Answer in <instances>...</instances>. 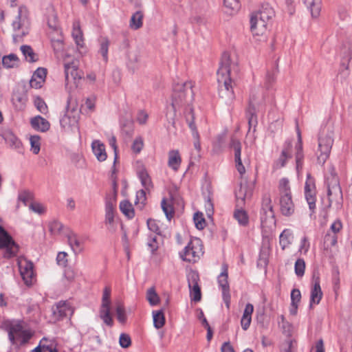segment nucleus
<instances>
[{
    "instance_id": "obj_1",
    "label": "nucleus",
    "mask_w": 352,
    "mask_h": 352,
    "mask_svg": "<svg viewBox=\"0 0 352 352\" xmlns=\"http://www.w3.org/2000/svg\"><path fill=\"white\" fill-rule=\"evenodd\" d=\"M236 65L232 63L228 52H223L220 65L217 70V82L219 85V96L226 104L231 103L234 98V94L231 85L230 73Z\"/></svg>"
},
{
    "instance_id": "obj_2",
    "label": "nucleus",
    "mask_w": 352,
    "mask_h": 352,
    "mask_svg": "<svg viewBox=\"0 0 352 352\" xmlns=\"http://www.w3.org/2000/svg\"><path fill=\"white\" fill-rule=\"evenodd\" d=\"M192 82H185L183 83H177L173 86V93L172 95L171 106L173 109V118L169 121L172 126L175 127V116L176 112L182 108H184V116L188 115L190 109H192V103L194 100V93L192 91Z\"/></svg>"
},
{
    "instance_id": "obj_3",
    "label": "nucleus",
    "mask_w": 352,
    "mask_h": 352,
    "mask_svg": "<svg viewBox=\"0 0 352 352\" xmlns=\"http://www.w3.org/2000/svg\"><path fill=\"white\" fill-rule=\"evenodd\" d=\"M325 184L327 188L329 201L327 207L331 208L334 204L337 210L341 209L343 206L342 191L338 176L333 166L329 168V175L326 177Z\"/></svg>"
},
{
    "instance_id": "obj_4",
    "label": "nucleus",
    "mask_w": 352,
    "mask_h": 352,
    "mask_svg": "<svg viewBox=\"0 0 352 352\" xmlns=\"http://www.w3.org/2000/svg\"><path fill=\"white\" fill-rule=\"evenodd\" d=\"M279 204L283 215L289 217L294 213L295 206L292 199V194L287 178H282L278 184Z\"/></svg>"
},
{
    "instance_id": "obj_5",
    "label": "nucleus",
    "mask_w": 352,
    "mask_h": 352,
    "mask_svg": "<svg viewBox=\"0 0 352 352\" xmlns=\"http://www.w3.org/2000/svg\"><path fill=\"white\" fill-rule=\"evenodd\" d=\"M317 161L323 165L329 159L333 144V132L329 127L322 128L318 135Z\"/></svg>"
},
{
    "instance_id": "obj_6",
    "label": "nucleus",
    "mask_w": 352,
    "mask_h": 352,
    "mask_svg": "<svg viewBox=\"0 0 352 352\" xmlns=\"http://www.w3.org/2000/svg\"><path fill=\"white\" fill-rule=\"evenodd\" d=\"M0 250H3V256L11 258L16 256L19 250V245L12 236L0 225Z\"/></svg>"
},
{
    "instance_id": "obj_7",
    "label": "nucleus",
    "mask_w": 352,
    "mask_h": 352,
    "mask_svg": "<svg viewBox=\"0 0 352 352\" xmlns=\"http://www.w3.org/2000/svg\"><path fill=\"white\" fill-rule=\"evenodd\" d=\"M99 316L106 325L110 327H113V320L111 314V288L109 287H105L103 290Z\"/></svg>"
},
{
    "instance_id": "obj_8",
    "label": "nucleus",
    "mask_w": 352,
    "mask_h": 352,
    "mask_svg": "<svg viewBox=\"0 0 352 352\" xmlns=\"http://www.w3.org/2000/svg\"><path fill=\"white\" fill-rule=\"evenodd\" d=\"M201 241L199 239H191L185 247L183 253L180 254L181 258L189 263H195L203 254Z\"/></svg>"
},
{
    "instance_id": "obj_9",
    "label": "nucleus",
    "mask_w": 352,
    "mask_h": 352,
    "mask_svg": "<svg viewBox=\"0 0 352 352\" xmlns=\"http://www.w3.org/2000/svg\"><path fill=\"white\" fill-rule=\"evenodd\" d=\"M64 68L66 85L73 81L77 87L78 81L81 80L82 76V71L78 69L77 61L72 60V62L65 63Z\"/></svg>"
},
{
    "instance_id": "obj_10",
    "label": "nucleus",
    "mask_w": 352,
    "mask_h": 352,
    "mask_svg": "<svg viewBox=\"0 0 352 352\" xmlns=\"http://www.w3.org/2000/svg\"><path fill=\"white\" fill-rule=\"evenodd\" d=\"M228 265L224 264L222 267V272L218 276V283L222 290L223 300L228 309L230 308L231 296L230 294V287L228 284Z\"/></svg>"
},
{
    "instance_id": "obj_11",
    "label": "nucleus",
    "mask_w": 352,
    "mask_h": 352,
    "mask_svg": "<svg viewBox=\"0 0 352 352\" xmlns=\"http://www.w3.org/2000/svg\"><path fill=\"white\" fill-rule=\"evenodd\" d=\"M229 147L234 151L235 167L239 173L242 176L245 173V168L241 160V143L239 140L232 136L230 138Z\"/></svg>"
},
{
    "instance_id": "obj_12",
    "label": "nucleus",
    "mask_w": 352,
    "mask_h": 352,
    "mask_svg": "<svg viewBox=\"0 0 352 352\" xmlns=\"http://www.w3.org/2000/svg\"><path fill=\"white\" fill-rule=\"evenodd\" d=\"M19 268L21 276L27 285L32 284L34 277V265L32 262L25 258L19 261Z\"/></svg>"
},
{
    "instance_id": "obj_13",
    "label": "nucleus",
    "mask_w": 352,
    "mask_h": 352,
    "mask_svg": "<svg viewBox=\"0 0 352 352\" xmlns=\"http://www.w3.org/2000/svg\"><path fill=\"white\" fill-rule=\"evenodd\" d=\"M69 102L70 99L68 98L66 113L60 120L61 127L66 131H72L74 128L78 129V119L74 115H72L74 109L73 108L71 111L69 110Z\"/></svg>"
},
{
    "instance_id": "obj_14",
    "label": "nucleus",
    "mask_w": 352,
    "mask_h": 352,
    "mask_svg": "<svg viewBox=\"0 0 352 352\" xmlns=\"http://www.w3.org/2000/svg\"><path fill=\"white\" fill-rule=\"evenodd\" d=\"M199 280V275L195 272H190L188 275V287L190 289L191 299L195 302H199L201 298V292L198 284Z\"/></svg>"
},
{
    "instance_id": "obj_15",
    "label": "nucleus",
    "mask_w": 352,
    "mask_h": 352,
    "mask_svg": "<svg viewBox=\"0 0 352 352\" xmlns=\"http://www.w3.org/2000/svg\"><path fill=\"white\" fill-rule=\"evenodd\" d=\"M313 286L311 290L310 296V308L312 307L313 304H319L322 297V292L320 285V275L318 272H314L312 276Z\"/></svg>"
},
{
    "instance_id": "obj_16",
    "label": "nucleus",
    "mask_w": 352,
    "mask_h": 352,
    "mask_svg": "<svg viewBox=\"0 0 352 352\" xmlns=\"http://www.w3.org/2000/svg\"><path fill=\"white\" fill-rule=\"evenodd\" d=\"M74 312L73 309L65 301H60L56 303L55 307H52V313L54 317L60 320L68 316H72Z\"/></svg>"
},
{
    "instance_id": "obj_17",
    "label": "nucleus",
    "mask_w": 352,
    "mask_h": 352,
    "mask_svg": "<svg viewBox=\"0 0 352 352\" xmlns=\"http://www.w3.org/2000/svg\"><path fill=\"white\" fill-rule=\"evenodd\" d=\"M275 12L274 9L268 3H265L262 5L261 9L257 12L253 13L252 15V21H253V27L255 25V21L256 19H263L267 23H268L273 16H274Z\"/></svg>"
},
{
    "instance_id": "obj_18",
    "label": "nucleus",
    "mask_w": 352,
    "mask_h": 352,
    "mask_svg": "<svg viewBox=\"0 0 352 352\" xmlns=\"http://www.w3.org/2000/svg\"><path fill=\"white\" fill-rule=\"evenodd\" d=\"M2 137L10 148L14 149L19 153H23V148L22 142L11 131H5L2 134Z\"/></svg>"
},
{
    "instance_id": "obj_19",
    "label": "nucleus",
    "mask_w": 352,
    "mask_h": 352,
    "mask_svg": "<svg viewBox=\"0 0 352 352\" xmlns=\"http://www.w3.org/2000/svg\"><path fill=\"white\" fill-rule=\"evenodd\" d=\"M194 120H195L194 113H192V109H190L189 114L188 115L186 114V121L189 128L190 129V130L192 131V137L195 139L194 146H195V149H197V151H200V149H201L200 138H199V132L197 129V126L194 122Z\"/></svg>"
},
{
    "instance_id": "obj_20",
    "label": "nucleus",
    "mask_w": 352,
    "mask_h": 352,
    "mask_svg": "<svg viewBox=\"0 0 352 352\" xmlns=\"http://www.w3.org/2000/svg\"><path fill=\"white\" fill-rule=\"evenodd\" d=\"M47 76V69L43 67H38L33 74L30 85L32 88L40 89L42 87Z\"/></svg>"
},
{
    "instance_id": "obj_21",
    "label": "nucleus",
    "mask_w": 352,
    "mask_h": 352,
    "mask_svg": "<svg viewBox=\"0 0 352 352\" xmlns=\"http://www.w3.org/2000/svg\"><path fill=\"white\" fill-rule=\"evenodd\" d=\"M292 147L291 141H286L283 145V149L281 154L275 164L276 168H280L286 164L287 160L292 157L290 151Z\"/></svg>"
},
{
    "instance_id": "obj_22",
    "label": "nucleus",
    "mask_w": 352,
    "mask_h": 352,
    "mask_svg": "<svg viewBox=\"0 0 352 352\" xmlns=\"http://www.w3.org/2000/svg\"><path fill=\"white\" fill-rule=\"evenodd\" d=\"M30 124L33 129L41 132H46L50 127V122L40 116H36L32 118Z\"/></svg>"
},
{
    "instance_id": "obj_23",
    "label": "nucleus",
    "mask_w": 352,
    "mask_h": 352,
    "mask_svg": "<svg viewBox=\"0 0 352 352\" xmlns=\"http://www.w3.org/2000/svg\"><path fill=\"white\" fill-rule=\"evenodd\" d=\"M251 195V190L248 187V184L241 183L239 188L236 191L235 196L236 199V206L242 207L247 197Z\"/></svg>"
},
{
    "instance_id": "obj_24",
    "label": "nucleus",
    "mask_w": 352,
    "mask_h": 352,
    "mask_svg": "<svg viewBox=\"0 0 352 352\" xmlns=\"http://www.w3.org/2000/svg\"><path fill=\"white\" fill-rule=\"evenodd\" d=\"M253 100L254 99L252 98L250 99L248 107L245 111L246 118L248 120L249 129H250L252 126L255 128L258 123L256 108L253 104Z\"/></svg>"
},
{
    "instance_id": "obj_25",
    "label": "nucleus",
    "mask_w": 352,
    "mask_h": 352,
    "mask_svg": "<svg viewBox=\"0 0 352 352\" xmlns=\"http://www.w3.org/2000/svg\"><path fill=\"white\" fill-rule=\"evenodd\" d=\"M91 147L93 152L98 161L103 162L106 160L107 155L104 144L100 142L99 140H94L91 144Z\"/></svg>"
},
{
    "instance_id": "obj_26",
    "label": "nucleus",
    "mask_w": 352,
    "mask_h": 352,
    "mask_svg": "<svg viewBox=\"0 0 352 352\" xmlns=\"http://www.w3.org/2000/svg\"><path fill=\"white\" fill-rule=\"evenodd\" d=\"M115 198L107 199L105 203V223L112 225L114 222Z\"/></svg>"
},
{
    "instance_id": "obj_27",
    "label": "nucleus",
    "mask_w": 352,
    "mask_h": 352,
    "mask_svg": "<svg viewBox=\"0 0 352 352\" xmlns=\"http://www.w3.org/2000/svg\"><path fill=\"white\" fill-rule=\"evenodd\" d=\"M256 23L254 27H253V21H252V15L250 18V30L254 35H263L266 30L268 23H267L263 19H256L255 21Z\"/></svg>"
},
{
    "instance_id": "obj_28",
    "label": "nucleus",
    "mask_w": 352,
    "mask_h": 352,
    "mask_svg": "<svg viewBox=\"0 0 352 352\" xmlns=\"http://www.w3.org/2000/svg\"><path fill=\"white\" fill-rule=\"evenodd\" d=\"M182 159L178 150H171L168 152V165L174 170H177L181 164Z\"/></svg>"
},
{
    "instance_id": "obj_29",
    "label": "nucleus",
    "mask_w": 352,
    "mask_h": 352,
    "mask_svg": "<svg viewBox=\"0 0 352 352\" xmlns=\"http://www.w3.org/2000/svg\"><path fill=\"white\" fill-rule=\"evenodd\" d=\"M304 4L310 10L313 17H318L321 10V0H302Z\"/></svg>"
},
{
    "instance_id": "obj_30",
    "label": "nucleus",
    "mask_w": 352,
    "mask_h": 352,
    "mask_svg": "<svg viewBox=\"0 0 352 352\" xmlns=\"http://www.w3.org/2000/svg\"><path fill=\"white\" fill-rule=\"evenodd\" d=\"M144 14L142 11H136L131 17L129 27L134 30H137L142 27Z\"/></svg>"
},
{
    "instance_id": "obj_31",
    "label": "nucleus",
    "mask_w": 352,
    "mask_h": 352,
    "mask_svg": "<svg viewBox=\"0 0 352 352\" xmlns=\"http://www.w3.org/2000/svg\"><path fill=\"white\" fill-rule=\"evenodd\" d=\"M69 245L75 253H80L83 251L82 243L80 241L76 234L71 232L67 234Z\"/></svg>"
},
{
    "instance_id": "obj_32",
    "label": "nucleus",
    "mask_w": 352,
    "mask_h": 352,
    "mask_svg": "<svg viewBox=\"0 0 352 352\" xmlns=\"http://www.w3.org/2000/svg\"><path fill=\"white\" fill-rule=\"evenodd\" d=\"M20 49L28 62L35 63L38 60V55L34 52L31 46L23 45L21 46Z\"/></svg>"
},
{
    "instance_id": "obj_33",
    "label": "nucleus",
    "mask_w": 352,
    "mask_h": 352,
    "mask_svg": "<svg viewBox=\"0 0 352 352\" xmlns=\"http://www.w3.org/2000/svg\"><path fill=\"white\" fill-rule=\"evenodd\" d=\"M138 176L141 182L142 186L146 190L152 187L151 179L145 168H140L137 172Z\"/></svg>"
},
{
    "instance_id": "obj_34",
    "label": "nucleus",
    "mask_w": 352,
    "mask_h": 352,
    "mask_svg": "<svg viewBox=\"0 0 352 352\" xmlns=\"http://www.w3.org/2000/svg\"><path fill=\"white\" fill-rule=\"evenodd\" d=\"M20 60L14 54L4 56L2 58V64L6 68H14L19 65Z\"/></svg>"
},
{
    "instance_id": "obj_35",
    "label": "nucleus",
    "mask_w": 352,
    "mask_h": 352,
    "mask_svg": "<svg viewBox=\"0 0 352 352\" xmlns=\"http://www.w3.org/2000/svg\"><path fill=\"white\" fill-rule=\"evenodd\" d=\"M120 210L128 219H132L135 216L133 207L128 200L120 202Z\"/></svg>"
},
{
    "instance_id": "obj_36",
    "label": "nucleus",
    "mask_w": 352,
    "mask_h": 352,
    "mask_svg": "<svg viewBox=\"0 0 352 352\" xmlns=\"http://www.w3.org/2000/svg\"><path fill=\"white\" fill-rule=\"evenodd\" d=\"M293 239L292 232L288 230H284L280 235L279 243L283 250H285L291 243Z\"/></svg>"
},
{
    "instance_id": "obj_37",
    "label": "nucleus",
    "mask_w": 352,
    "mask_h": 352,
    "mask_svg": "<svg viewBox=\"0 0 352 352\" xmlns=\"http://www.w3.org/2000/svg\"><path fill=\"white\" fill-rule=\"evenodd\" d=\"M153 325L156 329H159L164 325L165 317L162 309L153 311Z\"/></svg>"
},
{
    "instance_id": "obj_38",
    "label": "nucleus",
    "mask_w": 352,
    "mask_h": 352,
    "mask_svg": "<svg viewBox=\"0 0 352 352\" xmlns=\"http://www.w3.org/2000/svg\"><path fill=\"white\" fill-rule=\"evenodd\" d=\"M305 199L309 205V208L311 211V214L315 212L316 201V191H305Z\"/></svg>"
},
{
    "instance_id": "obj_39",
    "label": "nucleus",
    "mask_w": 352,
    "mask_h": 352,
    "mask_svg": "<svg viewBox=\"0 0 352 352\" xmlns=\"http://www.w3.org/2000/svg\"><path fill=\"white\" fill-rule=\"evenodd\" d=\"M110 42L106 37L102 38L100 40V49L98 52L102 55L103 60L105 63L108 61V51Z\"/></svg>"
},
{
    "instance_id": "obj_40",
    "label": "nucleus",
    "mask_w": 352,
    "mask_h": 352,
    "mask_svg": "<svg viewBox=\"0 0 352 352\" xmlns=\"http://www.w3.org/2000/svg\"><path fill=\"white\" fill-rule=\"evenodd\" d=\"M72 36L75 41V43L78 46H83V36L82 32L81 31L78 24H74L72 30Z\"/></svg>"
},
{
    "instance_id": "obj_41",
    "label": "nucleus",
    "mask_w": 352,
    "mask_h": 352,
    "mask_svg": "<svg viewBox=\"0 0 352 352\" xmlns=\"http://www.w3.org/2000/svg\"><path fill=\"white\" fill-rule=\"evenodd\" d=\"M338 243V235L327 232L324 237V245L326 249L335 246Z\"/></svg>"
},
{
    "instance_id": "obj_42",
    "label": "nucleus",
    "mask_w": 352,
    "mask_h": 352,
    "mask_svg": "<svg viewBox=\"0 0 352 352\" xmlns=\"http://www.w3.org/2000/svg\"><path fill=\"white\" fill-rule=\"evenodd\" d=\"M157 236L154 234H151L148 236L146 245L151 252L154 254L159 248V242L157 241Z\"/></svg>"
},
{
    "instance_id": "obj_43",
    "label": "nucleus",
    "mask_w": 352,
    "mask_h": 352,
    "mask_svg": "<svg viewBox=\"0 0 352 352\" xmlns=\"http://www.w3.org/2000/svg\"><path fill=\"white\" fill-rule=\"evenodd\" d=\"M51 43L55 53L61 52L64 49L63 39L60 33L58 35V38H51Z\"/></svg>"
},
{
    "instance_id": "obj_44",
    "label": "nucleus",
    "mask_w": 352,
    "mask_h": 352,
    "mask_svg": "<svg viewBox=\"0 0 352 352\" xmlns=\"http://www.w3.org/2000/svg\"><path fill=\"white\" fill-rule=\"evenodd\" d=\"M234 217L241 226H246L248 223V216L245 211L242 209L236 210Z\"/></svg>"
},
{
    "instance_id": "obj_45",
    "label": "nucleus",
    "mask_w": 352,
    "mask_h": 352,
    "mask_svg": "<svg viewBox=\"0 0 352 352\" xmlns=\"http://www.w3.org/2000/svg\"><path fill=\"white\" fill-rule=\"evenodd\" d=\"M23 12H26V8L21 6L19 8V13L17 16L16 17L15 20L12 22V27L15 31L19 30L23 27V20H22L21 18Z\"/></svg>"
},
{
    "instance_id": "obj_46",
    "label": "nucleus",
    "mask_w": 352,
    "mask_h": 352,
    "mask_svg": "<svg viewBox=\"0 0 352 352\" xmlns=\"http://www.w3.org/2000/svg\"><path fill=\"white\" fill-rule=\"evenodd\" d=\"M262 210L270 217H274L273 207L271 205V199L269 196H265L263 199Z\"/></svg>"
},
{
    "instance_id": "obj_47",
    "label": "nucleus",
    "mask_w": 352,
    "mask_h": 352,
    "mask_svg": "<svg viewBox=\"0 0 352 352\" xmlns=\"http://www.w3.org/2000/svg\"><path fill=\"white\" fill-rule=\"evenodd\" d=\"M146 299L152 306L156 305L160 301V298L155 292L154 287H151L148 289L146 293Z\"/></svg>"
},
{
    "instance_id": "obj_48",
    "label": "nucleus",
    "mask_w": 352,
    "mask_h": 352,
    "mask_svg": "<svg viewBox=\"0 0 352 352\" xmlns=\"http://www.w3.org/2000/svg\"><path fill=\"white\" fill-rule=\"evenodd\" d=\"M161 206L166 218L170 221L174 215L173 207L170 204H167L166 199L165 198L162 199Z\"/></svg>"
},
{
    "instance_id": "obj_49",
    "label": "nucleus",
    "mask_w": 352,
    "mask_h": 352,
    "mask_svg": "<svg viewBox=\"0 0 352 352\" xmlns=\"http://www.w3.org/2000/svg\"><path fill=\"white\" fill-rule=\"evenodd\" d=\"M23 331L22 326L20 324H16L10 328L8 337L12 344H14L15 336L19 337L21 332Z\"/></svg>"
},
{
    "instance_id": "obj_50",
    "label": "nucleus",
    "mask_w": 352,
    "mask_h": 352,
    "mask_svg": "<svg viewBox=\"0 0 352 352\" xmlns=\"http://www.w3.org/2000/svg\"><path fill=\"white\" fill-rule=\"evenodd\" d=\"M193 219L195 221V227L198 230H203L206 227V220L204 218L203 214L201 212H195L194 214Z\"/></svg>"
},
{
    "instance_id": "obj_51",
    "label": "nucleus",
    "mask_w": 352,
    "mask_h": 352,
    "mask_svg": "<svg viewBox=\"0 0 352 352\" xmlns=\"http://www.w3.org/2000/svg\"><path fill=\"white\" fill-rule=\"evenodd\" d=\"M31 144V151L34 154H38L41 149L40 137L38 135H32L30 138Z\"/></svg>"
},
{
    "instance_id": "obj_52",
    "label": "nucleus",
    "mask_w": 352,
    "mask_h": 352,
    "mask_svg": "<svg viewBox=\"0 0 352 352\" xmlns=\"http://www.w3.org/2000/svg\"><path fill=\"white\" fill-rule=\"evenodd\" d=\"M117 319L119 322L124 324L126 321V315L125 313V309L123 305L118 304L116 309Z\"/></svg>"
},
{
    "instance_id": "obj_53",
    "label": "nucleus",
    "mask_w": 352,
    "mask_h": 352,
    "mask_svg": "<svg viewBox=\"0 0 352 352\" xmlns=\"http://www.w3.org/2000/svg\"><path fill=\"white\" fill-rule=\"evenodd\" d=\"M295 273L298 277H302L305 274V262L302 258H298L295 263Z\"/></svg>"
},
{
    "instance_id": "obj_54",
    "label": "nucleus",
    "mask_w": 352,
    "mask_h": 352,
    "mask_svg": "<svg viewBox=\"0 0 352 352\" xmlns=\"http://www.w3.org/2000/svg\"><path fill=\"white\" fill-rule=\"evenodd\" d=\"M305 191H316L315 179L310 173L307 174V178L305 184Z\"/></svg>"
},
{
    "instance_id": "obj_55",
    "label": "nucleus",
    "mask_w": 352,
    "mask_h": 352,
    "mask_svg": "<svg viewBox=\"0 0 352 352\" xmlns=\"http://www.w3.org/2000/svg\"><path fill=\"white\" fill-rule=\"evenodd\" d=\"M147 226L148 228L153 232L154 234L161 235V230L158 226L157 222L152 219H149L147 220Z\"/></svg>"
},
{
    "instance_id": "obj_56",
    "label": "nucleus",
    "mask_w": 352,
    "mask_h": 352,
    "mask_svg": "<svg viewBox=\"0 0 352 352\" xmlns=\"http://www.w3.org/2000/svg\"><path fill=\"white\" fill-rule=\"evenodd\" d=\"M119 343L121 347L126 349L131 345V339L129 334L121 333L119 338Z\"/></svg>"
},
{
    "instance_id": "obj_57",
    "label": "nucleus",
    "mask_w": 352,
    "mask_h": 352,
    "mask_svg": "<svg viewBox=\"0 0 352 352\" xmlns=\"http://www.w3.org/2000/svg\"><path fill=\"white\" fill-rule=\"evenodd\" d=\"M33 194L28 190H23L19 192L18 196L19 201H22L25 206L28 204V201L32 200Z\"/></svg>"
},
{
    "instance_id": "obj_58",
    "label": "nucleus",
    "mask_w": 352,
    "mask_h": 352,
    "mask_svg": "<svg viewBox=\"0 0 352 352\" xmlns=\"http://www.w3.org/2000/svg\"><path fill=\"white\" fill-rule=\"evenodd\" d=\"M36 109L42 113L45 114L47 112V106L45 101L41 98L37 97L34 100Z\"/></svg>"
},
{
    "instance_id": "obj_59",
    "label": "nucleus",
    "mask_w": 352,
    "mask_h": 352,
    "mask_svg": "<svg viewBox=\"0 0 352 352\" xmlns=\"http://www.w3.org/2000/svg\"><path fill=\"white\" fill-rule=\"evenodd\" d=\"M47 25L49 28L54 31H56L57 33H60L58 30V22H57V16L54 13H52L50 16H49L47 19Z\"/></svg>"
},
{
    "instance_id": "obj_60",
    "label": "nucleus",
    "mask_w": 352,
    "mask_h": 352,
    "mask_svg": "<svg viewBox=\"0 0 352 352\" xmlns=\"http://www.w3.org/2000/svg\"><path fill=\"white\" fill-rule=\"evenodd\" d=\"M224 6L231 10H238L240 8L239 0H224Z\"/></svg>"
},
{
    "instance_id": "obj_61",
    "label": "nucleus",
    "mask_w": 352,
    "mask_h": 352,
    "mask_svg": "<svg viewBox=\"0 0 352 352\" xmlns=\"http://www.w3.org/2000/svg\"><path fill=\"white\" fill-rule=\"evenodd\" d=\"M63 228V225L58 221H54L50 225V230L52 233L58 234Z\"/></svg>"
},
{
    "instance_id": "obj_62",
    "label": "nucleus",
    "mask_w": 352,
    "mask_h": 352,
    "mask_svg": "<svg viewBox=\"0 0 352 352\" xmlns=\"http://www.w3.org/2000/svg\"><path fill=\"white\" fill-rule=\"evenodd\" d=\"M304 154L303 153L296 152V168L299 173L302 168Z\"/></svg>"
},
{
    "instance_id": "obj_63",
    "label": "nucleus",
    "mask_w": 352,
    "mask_h": 352,
    "mask_svg": "<svg viewBox=\"0 0 352 352\" xmlns=\"http://www.w3.org/2000/svg\"><path fill=\"white\" fill-rule=\"evenodd\" d=\"M342 228V223L340 220L337 219L335 221L330 227V230L329 232L336 234L338 235V234L341 231Z\"/></svg>"
},
{
    "instance_id": "obj_64",
    "label": "nucleus",
    "mask_w": 352,
    "mask_h": 352,
    "mask_svg": "<svg viewBox=\"0 0 352 352\" xmlns=\"http://www.w3.org/2000/svg\"><path fill=\"white\" fill-rule=\"evenodd\" d=\"M143 145L142 139L141 138H138L133 142L132 149L135 153H139L142 151Z\"/></svg>"
}]
</instances>
